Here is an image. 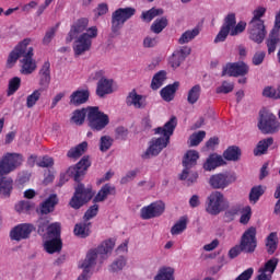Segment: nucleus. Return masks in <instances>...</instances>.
Masks as SVG:
<instances>
[{
  "label": "nucleus",
  "instance_id": "nucleus-1",
  "mask_svg": "<svg viewBox=\"0 0 280 280\" xmlns=\"http://www.w3.org/2000/svg\"><path fill=\"white\" fill-rule=\"evenodd\" d=\"M27 45H30V39H24L21 43H19L14 47V49L9 54V57L7 59L8 69H12V67L16 65L19 58H22L20 60L22 65V75H32V73L36 71V60H34V48H27Z\"/></svg>",
  "mask_w": 280,
  "mask_h": 280
},
{
  "label": "nucleus",
  "instance_id": "nucleus-2",
  "mask_svg": "<svg viewBox=\"0 0 280 280\" xmlns=\"http://www.w3.org/2000/svg\"><path fill=\"white\" fill-rule=\"evenodd\" d=\"M178 126V118L172 116L163 127L155 128V135H161L160 138H153L150 141L149 148L142 155V159H152V156H159L167 145H170V139Z\"/></svg>",
  "mask_w": 280,
  "mask_h": 280
},
{
  "label": "nucleus",
  "instance_id": "nucleus-3",
  "mask_svg": "<svg viewBox=\"0 0 280 280\" xmlns=\"http://www.w3.org/2000/svg\"><path fill=\"white\" fill-rule=\"evenodd\" d=\"M21 163H23V155L21 153H7L0 160V194L4 196V198H10L14 183L12 178L5 176H8L10 172H14L16 167H20Z\"/></svg>",
  "mask_w": 280,
  "mask_h": 280
},
{
  "label": "nucleus",
  "instance_id": "nucleus-4",
  "mask_svg": "<svg viewBox=\"0 0 280 280\" xmlns=\"http://www.w3.org/2000/svg\"><path fill=\"white\" fill-rule=\"evenodd\" d=\"M113 248H115V240L109 238L104 241L97 248L90 249L86 253L84 260L79 264V268H81L82 273L78 277V280H89L93 276V269L97 265V257L101 255H108V253H113Z\"/></svg>",
  "mask_w": 280,
  "mask_h": 280
},
{
  "label": "nucleus",
  "instance_id": "nucleus-5",
  "mask_svg": "<svg viewBox=\"0 0 280 280\" xmlns=\"http://www.w3.org/2000/svg\"><path fill=\"white\" fill-rule=\"evenodd\" d=\"M246 30V22H238L235 19V13H230L224 19V23L221 26L220 32L218 33L217 37L214 38V43H224L226 37L229 36H237L242 34Z\"/></svg>",
  "mask_w": 280,
  "mask_h": 280
},
{
  "label": "nucleus",
  "instance_id": "nucleus-6",
  "mask_svg": "<svg viewBox=\"0 0 280 280\" xmlns=\"http://www.w3.org/2000/svg\"><path fill=\"white\" fill-rule=\"evenodd\" d=\"M200 159V154L196 150H189L186 152L183 159V172L179 175V180H187L188 185H191L198 180V173H190L189 170L191 167H196L198 165V160Z\"/></svg>",
  "mask_w": 280,
  "mask_h": 280
},
{
  "label": "nucleus",
  "instance_id": "nucleus-7",
  "mask_svg": "<svg viewBox=\"0 0 280 280\" xmlns=\"http://www.w3.org/2000/svg\"><path fill=\"white\" fill-rule=\"evenodd\" d=\"M97 34V26H92L86 28L85 33H82L79 37H77L73 45L75 58L84 56L86 51H91V47L93 46V38H95Z\"/></svg>",
  "mask_w": 280,
  "mask_h": 280
},
{
  "label": "nucleus",
  "instance_id": "nucleus-8",
  "mask_svg": "<svg viewBox=\"0 0 280 280\" xmlns=\"http://www.w3.org/2000/svg\"><path fill=\"white\" fill-rule=\"evenodd\" d=\"M109 124L108 114H104L97 106H88V126L93 132H102Z\"/></svg>",
  "mask_w": 280,
  "mask_h": 280
},
{
  "label": "nucleus",
  "instance_id": "nucleus-9",
  "mask_svg": "<svg viewBox=\"0 0 280 280\" xmlns=\"http://www.w3.org/2000/svg\"><path fill=\"white\" fill-rule=\"evenodd\" d=\"M229 209V200L219 190H213L206 199V211L209 215H220Z\"/></svg>",
  "mask_w": 280,
  "mask_h": 280
},
{
  "label": "nucleus",
  "instance_id": "nucleus-10",
  "mask_svg": "<svg viewBox=\"0 0 280 280\" xmlns=\"http://www.w3.org/2000/svg\"><path fill=\"white\" fill-rule=\"evenodd\" d=\"M94 196L95 191H93L92 186H88L85 188L84 184L79 183L75 187L74 195L70 200V207H72V209H81V207H84V205L91 202Z\"/></svg>",
  "mask_w": 280,
  "mask_h": 280
},
{
  "label": "nucleus",
  "instance_id": "nucleus-11",
  "mask_svg": "<svg viewBox=\"0 0 280 280\" xmlns=\"http://www.w3.org/2000/svg\"><path fill=\"white\" fill-rule=\"evenodd\" d=\"M137 14V9L132 7L119 8L115 12L112 13V32L117 34L119 30H121L126 23V21H130L132 16Z\"/></svg>",
  "mask_w": 280,
  "mask_h": 280
},
{
  "label": "nucleus",
  "instance_id": "nucleus-12",
  "mask_svg": "<svg viewBox=\"0 0 280 280\" xmlns=\"http://www.w3.org/2000/svg\"><path fill=\"white\" fill-rule=\"evenodd\" d=\"M258 128L264 135H276L280 130V122L275 114L265 112L260 115Z\"/></svg>",
  "mask_w": 280,
  "mask_h": 280
},
{
  "label": "nucleus",
  "instance_id": "nucleus-13",
  "mask_svg": "<svg viewBox=\"0 0 280 280\" xmlns=\"http://www.w3.org/2000/svg\"><path fill=\"white\" fill-rule=\"evenodd\" d=\"M240 246L242 247L243 253H255L257 249V228L250 226L243 233Z\"/></svg>",
  "mask_w": 280,
  "mask_h": 280
},
{
  "label": "nucleus",
  "instance_id": "nucleus-14",
  "mask_svg": "<svg viewBox=\"0 0 280 280\" xmlns=\"http://www.w3.org/2000/svg\"><path fill=\"white\" fill-rule=\"evenodd\" d=\"M90 166L91 158L89 155H84L75 165L68 168L67 174L70 176V178H73L75 183H80Z\"/></svg>",
  "mask_w": 280,
  "mask_h": 280
},
{
  "label": "nucleus",
  "instance_id": "nucleus-15",
  "mask_svg": "<svg viewBox=\"0 0 280 280\" xmlns=\"http://www.w3.org/2000/svg\"><path fill=\"white\" fill-rule=\"evenodd\" d=\"M162 213H165V202L155 201L141 208L140 218L142 220H152L153 218H161Z\"/></svg>",
  "mask_w": 280,
  "mask_h": 280
},
{
  "label": "nucleus",
  "instance_id": "nucleus-16",
  "mask_svg": "<svg viewBox=\"0 0 280 280\" xmlns=\"http://www.w3.org/2000/svg\"><path fill=\"white\" fill-rule=\"evenodd\" d=\"M248 34H249L250 40H253L254 43H257V45H261L267 34L265 22L250 21L248 24Z\"/></svg>",
  "mask_w": 280,
  "mask_h": 280
},
{
  "label": "nucleus",
  "instance_id": "nucleus-17",
  "mask_svg": "<svg viewBox=\"0 0 280 280\" xmlns=\"http://www.w3.org/2000/svg\"><path fill=\"white\" fill-rule=\"evenodd\" d=\"M248 74V65L243 61L228 63L223 70L222 75H230V78H240Z\"/></svg>",
  "mask_w": 280,
  "mask_h": 280
},
{
  "label": "nucleus",
  "instance_id": "nucleus-18",
  "mask_svg": "<svg viewBox=\"0 0 280 280\" xmlns=\"http://www.w3.org/2000/svg\"><path fill=\"white\" fill-rule=\"evenodd\" d=\"M231 183H235V177L226 173L214 174L209 179V185L212 189H226Z\"/></svg>",
  "mask_w": 280,
  "mask_h": 280
},
{
  "label": "nucleus",
  "instance_id": "nucleus-19",
  "mask_svg": "<svg viewBox=\"0 0 280 280\" xmlns=\"http://www.w3.org/2000/svg\"><path fill=\"white\" fill-rule=\"evenodd\" d=\"M34 231V225L30 223H21L16 225L10 232L11 240L15 242H21L22 240H28L30 235Z\"/></svg>",
  "mask_w": 280,
  "mask_h": 280
},
{
  "label": "nucleus",
  "instance_id": "nucleus-20",
  "mask_svg": "<svg viewBox=\"0 0 280 280\" xmlns=\"http://www.w3.org/2000/svg\"><path fill=\"white\" fill-rule=\"evenodd\" d=\"M38 85L42 91H47L51 84V63L45 61L38 71Z\"/></svg>",
  "mask_w": 280,
  "mask_h": 280
},
{
  "label": "nucleus",
  "instance_id": "nucleus-21",
  "mask_svg": "<svg viewBox=\"0 0 280 280\" xmlns=\"http://www.w3.org/2000/svg\"><path fill=\"white\" fill-rule=\"evenodd\" d=\"M88 27H89V19L88 18H81V19L77 20L68 33L66 42L71 43L72 40H74V38H78L79 34H84V32H86Z\"/></svg>",
  "mask_w": 280,
  "mask_h": 280
},
{
  "label": "nucleus",
  "instance_id": "nucleus-22",
  "mask_svg": "<svg viewBox=\"0 0 280 280\" xmlns=\"http://www.w3.org/2000/svg\"><path fill=\"white\" fill-rule=\"evenodd\" d=\"M189 54H191V48H189L187 46L182 47L178 50H175L168 60L171 67L173 69H178V67H180V65H183V62H185V58H187L189 56Z\"/></svg>",
  "mask_w": 280,
  "mask_h": 280
},
{
  "label": "nucleus",
  "instance_id": "nucleus-23",
  "mask_svg": "<svg viewBox=\"0 0 280 280\" xmlns=\"http://www.w3.org/2000/svg\"><path fill=\"white\" fill-rule=\"evenodd\" d=\"M222 165H226L224 158H222V155H219L218 153H212L206 160L203 164V170L206 172H212V170H215L217 167H222Z\"/></svg>",
  "mask_w": 280,
  "mask_h": 280
},
{
  "label": "nucleus",
  "instance_id": "nucleus-24",
  "mask_svg": "<svg viewBox=\"0 0 280 280\" xmlns=\"http://www.w3.org/2000/svg\"><path fill=\"white\" fill-rule=\"evenodd\" d=\"M113 79H102L96 83V95L97 97H106V95H110L114 90H113V84H114Z\"/></svg>",
  "mask_w": 280,
  "mask_h": 280
},
{
  "label": "nucleus",
  "instance_id": "nucleus-25",
  "mask_svg": "<svg viewBox=\"0 0 280 280\" xmlns=\"http://www.w3.org/2000/svg\"><path fill=\"white\" fill-rule=\"evenodd\" d=\"M117 194V188L113 184H105L101 187L96 196L93 198V202H104L108 196H115Z\"/></svg>",
  "mask_w": 280,
  "mask_h": 280
},
{
  "label": "nucleus",
  "instance_id": "nucleus-26",
  "mask_svg": "<svg viewBox=\"0 0 280 280\" xmlns=\"http://www.w3.org/2000/svg\"><path fill=\"white\" fill-rule=\"evenodd\" d=\"M127 106H135L136 108H145V96L138 94L137 90H132L126 97Z\"/></svg>",
  "mask_w": 280,
  "mask_h": 280
},
{
  "label": "nucleus",
  "instance_id": "nucleus-27",
  "mask_svg": "<svg viewBox=\"0 0 280 280\" xmlns=\"http://www.w3.org/2000/svg\"><path fill=\"white\" fill-rule=\"evenodd\" d=\"M91 97V92L89 90H77L70 95V104L72 106H82L86 104Z\"/></svg>",
  "mask_w": 280,
  "mask_h": 280
},
{
  "label": "nucleus",
  "instance_id": "nucleus-28",
  "mask_svg": "<svg viewBox=\"0 0 280 280\" xmlns=\"http://www.w3.org/2000/svg\"><path fill=\"white\" fill-rule=\"evenodd\" d=\"M58 205V196L50 195L43 203L39 206V213L42 215H48V213H54Z\"/></svg>",
  "mask_w": 280,
  "mask_h": 280
},
{
  "label": "nucleus",
  "instance_id": "nucleus-29",
  "mask_svg": "<svg viewBox=\"0 0 280 280\" xmlns=\"http://www.w3.org/2000/svg\"><path fill=\"white\" fill-rule=\"evenodd\" d=\"M178 86H180V83L174 82L163 88L160 92L162 100H164V102H172L174 95H176V91H178Z\"/></svg>",
  "mask_w": 280,
  "mask_h": 280
},
{
  "label": "nucleus",
  "instance_id": "nucleus-30",
  "mask_svg": "<svg viewBox=\"0 0 280 280\" xmlns=\"http://www.w3.org/2000/svg\"><path fill=\"white\" fill-rule=\"evenodd\" d=\"M73 233L77 237L85 240V237H89V235H91V222L84 221L81 223H77L74 225Z\"/></svg>",
  "mask_w": 280,
  "mask_h": 280
},
{
  "label": "nucleus",
  "instance_id": "nucleus-31",
  "mask_svg": "<svg viewBox=\"0 0 280 280\" xmlns=\"http://www.w3.org/2000/svg\"><path fill=\"white\" fill-rule=\"evenodd\" d=\"M46 253L54 255V253H60L62 250V240L61 238H50L44 244Z\"/></svg>",
  "mask_w": 280,
  "mask_h": 280
},
{
  "label": "nucleus",
  "instance_id": "nucleus-32",
  "mask_svg": "<svg viewBox=\"0 0 280 280\" xmlns=\"http://www.w3.org/2000/svg\"><path fill=\"white\" fill-rule=\"evenodd\" d=\"M275 143V139L267 138L260 140L254 149V156H261L268 152V148Z\"/></svg>",
  "mask_w": 280,
  "mask_h": 280
},
{
  "label": "nucleus",
  "instance_id": "nucleus-33",
  "mask_svg": "<svg viewBox=\"0 0 280 280\" xmlns=\"http://www.w3.org/2000/svg\"><path fill=\"white\" fill-rule=\"evenodd\" d=\"M279 246V236L277 232H271L266 238V248L268 255H275Z\"/></svg>",
  "mask_w": 280,
  "mask_h": 280
},
{
  "label": "nucleus",
  "instance_id": "nucleus-34",
  "mask_svg": "<svg viewBox=\"0 0 280 280\" xmlns=\"http://www.w3.org/2000/svg\"><path fill=\"white\" fill-rule=\"evenodd\" d=\"M85 119L89 121V107L74 110L71 117V121L75 126H82Z\"/></svg>",
  "mask_w": 280,
  "mask_h": 280
},
{
  "label": "nucleus",
  "instance_id": "nucleus-35",
  "mask_svg": "<svg viewBox=\"0 0 280 280\" xmlns=\"http://www.w3.org/2000/svg\"><path fill=\"white\" fill-rule=\"evenodd\" d=\"M225 161H240L242 159V149L237 145H231L223 152Z\"/></svg>",
  "mask_w": 280,
  "mask_h": 280
},
{
  "label": "nucleus",
  "instance_id": "nucleus-36",
  "mask_svg": "<svg viewBox=\"0 0 280 280\" xmlns=\"http://www.w3.org/2000/svg\"><path fill=\"white\" fill-rule=\"evenodd\" d=\"M86 150H89V142L83 141L80 144H78L77 147L71 148L67 153V158L68 159H80V156H82V154H84V152H86Z\"/></svg>",
  "mask_w": 280,
  "mask_h": 280
},
{
  "label": "nucleus",
  "instance_id": "nucleus-37",
  "mask_svg": "<svg viewBox=\"0 0 280 280\" xmlns=\"http://www.w3.org/2000/svg\"><path fill=\"white\" fill-rule=\"evenodd\" d=\"M268 54H275L277 51V45H279V32L271 31L269 38L266 42Z\"/></svg>",
  "mask_w": 280,
  "mask_h": 280
},
{
  "label": "nucleus",
  "instance_id": "nucleus-38",
  "mask_svg": "<svg viewBox=\"0 0 280 280\" xmlns=\"http://www.w3.org/2000/svg\"><path fill=\"white\" fill-rule=\"evenodd\" d=\"M167 73L163 70L159 71L154 74L152 81H151V89L152 91H159L163 86V82H165V77Z\"/></svg>",
  "mask_w": 280,
  "mask_h": 280
},
{
  "label": "nucleus",
  "instance_id": "nucleus-39",
  "mask_svg": "<svg viewBox=\"0 0 280 280\" xmlns=\"http://www.w3.org/2000/svg\"><path fill=\"white\" fill-rule=\"evenodd\" d=\"M198 34H200V28L198 27L186 31L185 33L182 34V36L178 39L179 45H185L194 40V38H196Z\"/></svg>",
  "mask_w": 280,
  "mask_h": 280
},
{
  "label": "nucleus",
  "instance_id": "nucleus-40",
  "mask_svg": "<svg viewBox=\"0 0 280 280\" xmlns=\"http://www.w3.org/2000/svg\"><path fill=\"white\" fill-rule=\"evenodd\" d=\"M277 266H279V258H270L262 268L259 269L260 275H266L269 272L270 275L275 273L277 270Z\"/></svg>",
  "mask_w": 280,
  "mask_h": 280
},
{
  "label": "nucleus",
  "instance_id": "nucleus-41",
  "mask_svg": "<svg viewBox=\"0 0 280 280\" xmlns=\"http://www.w3.org/2000/svg\"><path fill=\"white\" fill-rule=\"evenodd\" d=\"M187 229V217H182L171 229V235H180Z\"/></svg>",
  "mask_w": 280,
  "mask_h": 280
},
{
  "label": "nucleus",
  "instance_id": "nucleus-42",
  "mask_svg": "<svg viewBox=\"0 0 280 280\" xmlns=\"http://www.w3.org/2000/svg\"><path fill=\"white\" fill-rule=\"evenodd\" d=\"M43 91L40 89L34 90L32 94H30L26 97V108H34L36 106L38 100H40V96L43 95Z\"/></svg>",
  "mask_w": 280,
  "mask_h": 280
},
{
  "label": "nucleus",
  "instance_id": "nucleus-43",
  "mask_svg": "<svg viewBox=\"0 0 280 280\" xmlns=\"http://www.w3.org/2000/svg\"><path fill=\"white\" fill-rule=\"evenodd\" d=\"M61 226L55 222L47 226V235L49 240H60Z\"/></svg>",
  "mask_w": 280,
  "mask_h": 280
},
{
  "label": "nucleus",
  "instance_id": "nucleus-44",
  "mask_svg": "<svg viewBox=\"0 0 280 280\" xmlns=\"http://www.w3.org/2000/svg\"><path fill=\"white\" fill-rule=\"evenodd\" d=\"M154 280H174V269L172 267L161 268Z\"/></svg>",
  "mask_w": 280,
  "mask_h": 280
},
{
  "label": "nucleus",
  "instance_id": "nucleus-45",
  "mask_svg": "<svg viewBox=\"0 0 280 280\" xmlns=\"http://www.w3.org/2000/svg\"><path fill=\"white\" fill-rule=\"evenodd\" d=\"M201 91H202V89L200 88V84L192 86L188 91V96H187L188 104H196V102H198V100H200Z\"/></svg>",
  "mask_w": 280,
  "mask_h": 280
},
{
  "label": "nucleus",
  "instance_id": "nucleus-46",
  "mask_svg": "<svg viewBox=\"0 0 280 280\" xmlns=\"http://www.w3.org/2000/svg\"><path fill=\"white\" fill-rule=\"evenodd\" d=\"M167 27V18L156 19L151 25V32L154 34H161L163 30Z\"/></svg>",
  "mask_w": 280,
  "mask_h": 280
},
{
  "label": "nucleus",
  "instance_id": "nucleus-47",
  "mask_svg": "<svg viewBox=\"0 0 280 280\" xmlns=\"http://www.w3.org/2000/svg\"><path fill=\"white\" fill-rule=\"evenodd\" d=\"M205 137H207L206 131H198V132L192 133L189 137V147L196 148V145H200V143H202V141L205 140Z\"/></svg>",
  "mask_w": 280,
  "mask_h": 280
},
{
  "label": "nucleus",
  "instance_id": "nucleus-48",
  "mask_svg": "<svg viewBox=\"0 0 280 280\" xmlns=\"http://www.w3.org/2000/svg\"><path fill=\"white\" fill-rule=\"evenodd\" d=\"M19 89H21V78L14 77L9 81V86L7 90L8 97L14 95Z\"/></svg>",
  "mask_w": 280,
  "mask_h": 280
},
{
  "label": "nucleus",
  "instance_id": "nucleus-49",
  "mask_svg": "<svg viewBox=\"0 0 280 280\" xmlns=\"http://www.w3.org/2000/svg\"><path fill=\"white\" fill-rule=\"evenodd\" d=\"M34 207H35L34 202L22 200L15 205V211L18 213H30V211H32Z\"/></svg>",
  "mask_w": 280,
  "mask_h": 280
},
{
  "label": "nucleus",
  "instance_id": "nucleus-50",
  "mask_svg": "<svg viewBox=\"0 0 280 280\" xmlns=\"http://www.w3.org/2000/svg\"><path fill=\"white\" fill-rule=\"evenodd\" d=\"M240 213H242V206L235 205L225 211L224 218L228 222H233L235 215H240Z\"/></svg>",
  "mask_w": 280,
  "mask_h": 280
},
{
  "label": "nucleus",
  "instance_id": "nucleus-51",
  "mask_svg": "<svg viewBox=\"0 0 280 280\" xmlns=\"http://www.w3.org/2000/svg\"><path fill=\"white\" fill-rule=\"evenodd\" d=\"M163 9H155L152 8L147 12H142L141 19H143V21H147L148 23H150V21H152L153 19H156V16H161V14H163Z\"/></svg>",
  "mask_w": 280,
  "mask_h": 280
},
{
  "label": "nucleus",
  "instance_id": "nucleus-52",
  "mask_svg": "<svg viewBox=\"0 0 280 280\" xmlns=\"http://www.w3.org/2000/svg\"><path fill=\"white\" fill-rule=\"evenodd\" d=\"M264 192H265L264 187H261L260 185L254 186L249 192V201L254 202L255 205V202L259 201V198H261V195Z\"/></svg>",
  "mask_w": 280,
  "mask_h": 280
},
{
  "label": "nucleus",
  "instance_id": "nucleus-53",
  "mask_svg": "<svg viewBox=\"0 0 280 280\" xmlns=\"http://www.w3.org/2000/svg\"><path fill=\"white\" fill-rule=\"evenodd\" d=\"M100 213V206L97 203H94L84 213L83 220L85 222H89V220H93Z\"/></svg>",
  "mask_w": 280,
  "mask_h": 280
},
{
  "label": "nucleus",
  "instance_id": "nucleus-54",
  "mask_svg": "<svg viewBox=\"0 0 280 280\" xmlns=\"http://www.w3.org/2000/svg\"><path fill=\"white\" fill-rule=\"evenodd\" d=\"M58 27H60V23H57L56 26L49 28L44 38H43V44L44 45H49V43H51V40L54 39V37L56 36V32H58Z\"/></svg>",
  "mask_w": 280,
  "mask_h": 280
},
{
  "label": "nucleus",
  "instance_id": "nucleus-55",
  "mask_svg": "<svg viewBox=\"0 0 280 280\" xmlns=\"http://www.w3.org/2000/svg\"><path fill=\"white\" fill-rule=\"evenodd\" d=\"M233 89H235V84L228 81H223L221 86L217 88L215 92L218 94L223 93L224 95H226L229 93H233Z\"/></svg>",
  "mask_w": 280,
  "mask_h": 280
},
{
  "label": "nucleus",
  "instance_id": "nucleus-56",
  "mask_svg": "<svg viewBox=\"0 0 280 280\" xmlns=\"http://www.w3.org/2000/svg\"><path fill=\"white\" fill-rule=\"evenodd\" d=\"M265 14L266 8L258 7L253 11V19L250 21L256 23H264V20H261V18L265 16Z\"/></svg>",
  "mask_w": 280,
  "mask_h": 280
},
{
  "label": "nucleus",
  "instance_id": "nucleus-57",
  "mask_svg": "<svg viewBox=\"0 0 280 280\" xmlns=\"http://www.w3.org/2000/svg\"><path fill=\"white\" fill-rule=\"evenodd\" d=\"M112 145H113V139H110V137L108 136L101 137V144H100L101 152H108Z\"/></svg>",
  "mask_w": 280,
  "mask_h": 280
},
{
  "label": "nucleus",
  "instance_id": "nucleus-58",
  "mask_svg": "<svg viewBox=\"0 0 280 280\" xmlns=\"http://www.w3.org/2000/svg\"><path fill=\"white\" fill-rule=\"evenodd\" d=\"M266 59V51L260 50L256 51L254 54V57L252 59V62L255 67H259V65H262L264 60Z\"/></svg>",
  "mask_w": 280,
  "mask_h": 280
},
{
  "label": "nucleus",
  "instance_id": "nucleus-59",
  "mask_svg": "<svg viewBox=\"0 0 280 280\" xmlns=\"http://www.w3.org/2000/svg\"><path fill=\"white\" fill-rule=\"evenodd\" d=\"M116 139L120 141H126L128 139V128L119 126L115 129Z\"/></svg>",
  "mask_w": 280,
  "mask_h": 280
},
{
  "label": "nucleus",
  "instance_id": "nucleus-60",
  "mask_svg": "<svg viewBox=\"0 0 280 280\" xmlns=\"http://www.w3.org/2000/svg\"><path fill=\"white\" fill-rule=\"evenodd\" d=\"M252 215H253V212L250 210V207L249 206L245 207L240 218L241 224H248V222H250Z\"/></svg>",
  "mask_w": 280,
  "mask_h": 280
},
{
  "label": "nucleus",
  "instance_id": "nucleus-61",
  "mask_svg": "<svg viewBox=\"0 0 280 280\" xmlns=\"http://www.w3.org/2000/svg\"><path fill=\"white\" fill-rule=\"evenodd\" d=\"M158 45H159V37L147 36L143 39V47H145L147 49L156 47Z\"/></svg>",
  "mask_w": 280,
  "mask_h": 280
},
{
  "label": "nucleus",
  "instance_id": "nucleus-62",
  "mask_svg": "<svg viewBox=\"0 0 280 280\" xmlns=\"http://www.w3.org/2000/svg\"><path fill=\"white\" fill-rule=\"evenodd\" d=\"M262 96L264 97H269L271 100H278V97H280V96H277V90L272 86H266L262 90Z\"/></svg>",
  "mask_w": 280,
  "mask_h": 280
},
{
  "label": "nucleus",
  "instance_id": "nucleus-63",
  "mask_svg": "<svg viewBox=\"0 0 280 280\" xmlns=\"http://www.w3.org/2000/svg\"><path fill=\"white\" fill-rule=\"evenodd\" d=\"M124 266H126V259L119 258L110 265V271L118 272V270H124Z\"/></svg>",
  "mask_w": 280,
  "mask_h": 280
},
{
  "label": "nucleus",
  "instance_id": "nucleus-64",
  "mask_svg": "<svg viewBox=\"0 0 280 280\" xmlns=\"http://www.w3.org/2000/svg\"><path fill=\"white\" fill-rule=\"evenodd\" d=\"M38 167H54V159L49 155L44 156L37 162Z\"/></svg>",
  "mask_w": 280,
  "mask_h": 280
}]
</instances>
